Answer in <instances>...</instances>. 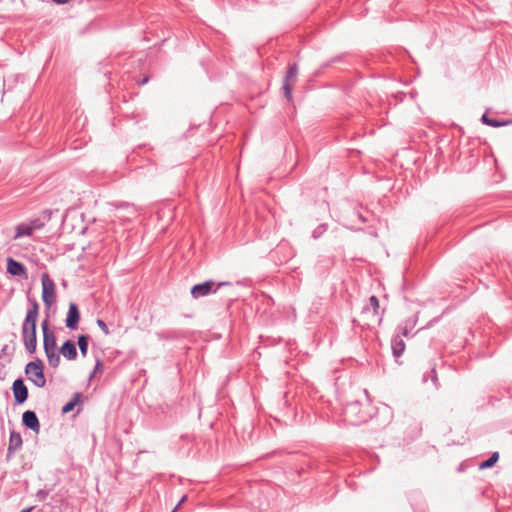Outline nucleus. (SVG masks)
I'll use <instances>...</instances> for the list:
<instances>
[{"instance_id": "obj_1", "label": "nucleus", "mask_w": 512, "mask_h": 512, "mask_svg": "<svg viewBox=\"0 0 512 512\" xmlns=\"http://www.w3.org/2000/svg\"><path fill=\"white\" fill-rule=\"evenodd\" d=\"M30 308L27 310L25 319L22 323L21 334L26 351L33 354L37 347V320L39 315V304L35 299H28Z\"/></svg>"}, {"instance_id": "obj_2", "label": "nucleus", "mask_w": 512, "mask_h": 512, "mask_svg": "<svg viewBox=\"0 0 512 512\" xmlns=\"http://www.w3.org/2000/svg\"><path fill=\"white\" fill-rule=\"evenodd\" d=\"M344 420L351 425H359L367 421L369 415L359 401H351L343 408Z\"/></svg>"}, {"instance_id": "obj_3", "label": "nucleus", "mask_w": 512, "mask_h": 512, "mask_svg": "<svg viewBox=\"0 0 512 512\" xmlns=\"http://www.w3.org/2000/svg\"><path fill=\"white\" fill-rule=\"evenodd\" d=\"M361 316L367 327L381 324L382 316L379 314V300L376 296L369 297L368 302L362 308Z\"/></svg>"}, {"instance_id": "obj_4", "label": "nucleus", "mask_w": 512, "mask_h": 512, "mask_svg": "<svg viewBox=\"0 0 512 512\" xmlns=\"http://www.w3.org/2000/svg\"><path fill=\"white\" fill-rule=\"evenodd\" d=\"M25 374L36 387L43 388L46 385L44 364L42 360L37 358L36 360L27 363L25 367Z\"/></svg>"}, {"instance_id": "obj_5", "label": "nucleus", "mask_w": 512, "mask_h": 512, "mask_svg": "<svg viewBox=\"0 0 512 512\" xmlns=\"http://www.w3.org/2000/svg\"><path fill=\"white\" fill-rule=\"evenodd\" d=\"M231 283L227 281L215 282L213 280H207L203 283L195 284L191 288V295L193 298L198 299L210 294L216 293L221 287L230 286Z\"/></svg>"}, {"instance_id": "obj_6", "label": "nucleus", "mask_w": 512, "mask_h": 512, "mask_svg": "<svg viewBox=\"0 0 512 512\" xmlns=\"http://www.w3.org/2000/svg\"><path fill=\"white\" fill-rule=\"evenodd\" d=\"M42 300L49 309L56 301L55 284L47 273L42 274Z\"/></svg>"}, {"instance_id": "obj_7", "label": "nucleus", "mask_w": 512, "mask_h": 512, "mask_svg": "<svg viewBox=\"0 0 512 512\" xmlns=\"http://www.w3.org/2000/svg\"><path fill=\"white\" fill-rule=\"evenodd\" d=\"M297 75L298 65L296 63L289 65L282 86L283 94L288 101L292 100V85L290 82L296 80Z\"/></svg>"}, {"instance_id": "obj_8", "label": "nucleus", "mask_w": 512, "mask_h": 512, "mask_svg": "<svg viewBox=\"0 0 512 512\" xmlns=\"http://www.w3.org/2000/svg\"><path fill=\"white\" fill-rule=\"evenodd\" d=\"M41 328L43 333L44 352L56 350V336L54 332L49 329L48 319L42 321Z\"/></svg>"}, {"instance_id": "obj_9", "label": "nucleus", "mask_w": 512, "mask_h": 512, "mask_svg": "<svg viewBox=\"0 0 512 512\" xmlns=\"http://www.w3.org/2000/svg\"><path fill=\"white\" fill-rule=\"evenodd\" d=\"M12 391L15 404H23L28 399V389L22 378H18L13 382Z\"/></svg>"}, {"instance_id": "obj_10", "label": "nucleus", "mask_w": 512, "mask_h": 512, "mask_svg": "<svg viewBox=\"0 0 512 512\" xmlns=\"http://www.w3.org/2000/svg\"><path fill=\"white\" fill-rule=\"evenodd\" d=\"M80 321V311L75 303L69 304L68 313L65 319V325L68 329L74 330L77 328Z\"/></svg>"}, {"instance_id": "obj_11", "label": "nucleus", "mask_w": 512, "mask_h": 512, "mask_svg": "<svg viewBox=\"0 0 512 512\" xmlns=\"http://www.w3.org/2000/svg\"><path fill=\"white\" fill-rule=\"evenodd\" d=\"M22 423L25 427L31 429L35 433L40 431V422L34 411L27 410L22 415Z\"/></svg>"}, {"instance_id": "obj_12", "label": "nucleus", "mask_w": 512, "mask_h": 512, "mask_svg": "<svg viewBox=\"0 0 512 512\" xmlns=\"http://www.w3.org/2000/svg\"><path fill=\"white\" fill-rule=\"evenodd\" d=\"M23 441L21 434L16 431H11L9 436V443L7 448V459H10L16 451L22 447Z\"/></svg>"}, {"instance_id": "obj_13", "label": "nucleus", "mask_w": 512, "mask_h": 512, "mask_svg": "<svg viewBox=\"0 0 512 512\" xmlns=\"http://www.w3.org/2000/svg\"><path fill=\"white\" fill-rule=\"evenodd\" d=\"M7 272L13 276H26V267L21 262L9 257L7 259Z\"/></svg>"}, {"instance_id": "obj_14", "label": "nucleus", "mask_w": 512, "mask_h": 512, "mask_svg": "<svg viewBox=\"0 0 512 512\" xmlns=\"http://www.w3.org/2000/svg\"><path fill=\"white\" fill-rule=\"evenodd\" d=\"M60 353L67 360H75L77 357L76 345L72 340H67L60 348Z\"/></svg>"}, {"instance_id": "obj_15", "label": "nucleus", "mask_w": 512, "mask_h": 512, "mask_svg": "<svg viewBox=\"0 0 512 512\" xmlns=\"http://www.w3.org/2000/svg\"><path fill=\"white\" fill-rule=\"evenodd\" d=\"M391 346L395 358H399L405 350V342L400 337V335H396L395 337H393Z\"/></svg>"}, {"instance_id": "obj_16", "label": "nucleus", "mask_w": 512, "mask_h": 512, "mask_svg": "<svg viewBox=\"0 0 512 512\" xmlns=\"http://www.w3.org/2000/svg\"><path fill=\"white\" fill-rule=\"evenodd\" d=\"M430 379L436 389L439 388L440 384L435 369V364H430L428 370L422 376V382L426 383Z\"/></svg>"}, {"instance_id": "obj_17", "label": "nucleus", "mask_w": 512, "mask_h": 512, "mask_svg": "<svg viewBox=\"0 0 512 512\" xmlns=\"http://www.w3.org/2000/svg\"><path fill=\"white\" fill-rule=\"evenodd\" d=\"M81 398H82V393L80 392H76L74 393L72 399L70 401H68L61 409V412L63 414H67L71 411H73V409L75 408L76 405H78L81 401Z\"/></svg>"}, {"instance_id": "obj_18", "label": "nucleus", "mask_w": 512, "mask_h": 512, "mask_svg": "<svg viewBox=\"0 0 512 512\" xmlns=\"http://www.w3.org/2000/svg\"><path fill=\"white\" fill-rule=\"evenodd\" d=\"M33 231L28 223H21L15 228V236L14 239H18L24 236H31Z\"/></svg>"}, {"instance_id": "obj_19", "label": "nucleus", "mask_w": 512, "mask_h": 512, "mask_svg": "<svg viewBox=\"0 0 512 512\" xmlns=\"http://www.w3.org/2000/svg\"><path fill=\"white\" fill-rule=\"evenodd\" d=\"M48 363L51 367L57 368L60 363V355L56 350L45 352Z\"/></svg>"}, {"instance_id": "obj_20", "label": "nucleus", "mask_w": 512, "mask_h": 512, "mask_svg": "<svg viewBox=\"0 0 512 512\" xmlns=\"http://www.w3.org/2000/svg\"><path fill=\"white\" fill-rule=\"evenodd\" d=\"M78 346L82 356H86L88 352V344H89V336L88 335H79L78 336Z\"/></svg>"}, {"instance_id": "obj_21", "label": "nucleus", "mask_w": 512, "mask_h": 512, "mask_svg": "<svg viewBox=\"0 0 512 512\" xmlns=\"http://www.w3.org/2000/svg\"><path fill=\"white\" fill-rule=\"evenodd\" d=\"M498 459H499V453L493 452L487 460H485L479 464V468L480 469L490 468L495 465V463L498 461Z\"/></svg>"}, {"instance_id": "obj_22", "label": "nucleus", "mask_w": 512, "mask_h": 512, "mask_svg": "<svg viewBox=\"0 0 512 512\" xmlns=\"http://www.w3.org/2000/svg\"><path fill=\"white\" fill-rule=\"evenodd\" d=\"M481 121H482V123H484V124H486L488 126H491V127H495V128L496 127H501V126L506 124V123L498 121L497 119L489 118L487 116V114H483L482 115Z\"/></svg>"}, {"instance_id": "obj_23", "label": "nucleus", "mask_w": 512, "mask_h": 512, "mask_svg": "<svg viewBox=\"0 0 512 512\" xmlns=\"http://www.w3.org/2000/svg\"><path fill=\"white\" fill-rule=\"evenodd\" d=\"M328 229V225L326 223H322L318 225L312 232V237L314 239L320 238Z\"/></svg>"}, {"instance_id": "obj_24", "label": "nucleus", "mask_w": 512, "mask_h": 512, "mask_svg": "<svg viewBox=\"0 0 512 512\" xmlns=\"http://www.w3.org/2000/svg\"><path fill=\"white\" fill-rule=\"evenodd\" d=\"M29 226L31 227L32 231L40 230L44 227V222L40 218H35L29 221Z\"/></svg>"}, {"instance_id": "obj_25", "label": "nucleus", "mask_w": 512, "mask_h": 512, "mask_svg": "<svg viewBox=\"0 0 512 512\" xmlns=\"http://www.w3.org/2000/svg\"><path fill=\"white\" fill-rule=\"evenodd\" d=\"M96 323H97L98 327L103 331V333H104L105 335H109V334H110V331H109V329H108V327H107L106 323H105L103 320L98 319V320L96 321Z\"/></svg>"}, {"instance_id": "obj_26", "label": "nucleus", "mask_w": 512, "mask_h": 512, "mask_svg": "<svg viewBox=\"0 0 512 512\" xmlns=\"http://www.w3.org/2000/svg\"><path fill=\"white\" fill-rule=\"evenodd\" d=\"M397 329H398V334L397 335H400V337L401 336H404V337L408 336L409 332H408V328H407L406 325L405 326L400 325V326H398Z\"/></svg>"}, {"instance_id": "obj_27", "label": "nucleus", "mask_w": 512, "mask_h": 512, "mask_svg": "<svg viewBox=\"0 0 512 512\" xmlns=\"http://www.w3.org/2000/svg\"><path fill=\"white\" fill-rule=\"evenodd\" d=\"M94 373H100L103 371V362L100 359L96 360L95 366H94Z\"/></svg>"}, {"instance_id": "obj_28", "label": "nucleus", "mask_w": 512, "mask_h": 512, "mask_svg": "<svg viewBox=\"0 0 512 512\" xmlns=\"http://www.w3.org/2000/svg\"><path fill=\"white\" fill-rule=\"evenodd\" d=\"M354 214L358 217V219L362 222V223H365L366 222V219L363 217V215L359 212H354Z\"/></svg>"}, {"instance_id": "obj_29", "label": "nucleus", "mask_w": 512, "mask_h": 512, "mask_svg": "<svg viewBox=\"0 0 512 512\" xmlns=\"http://www.w3.org/2000/svg\"><path fill=\"white\" fill-rule=\"evenodd\" d=\"M53 2H55L56 4H66L68 3L70 0H52Z\"/></svg>"}, {"instance_id": "obj_30", "label": "nucleus", "mask_w": 512, "mask_h": 512, "mask_svg": "<svg viewBox=\"0 0 512 512\" xmlns=\"http://www.w3.org/2000/svg\"><path fill=\"white\" fill-rule=\"evenodd\" d=\"M148 78L145 77L141 82H140V85H143V84H146L148 82Z\"/></svg>"}, {"instance_id": "obj_31", "label": "nucleus", "mask_w": 512, "mask_h": 512, "mask_svg": "<svg viewBox=\"0 0 512 512\" xmlns=\"http://www.w3.org/2000/svg\"><path fill=\"white\" fill-rule=\"evenodd\" d=\"M31 510H32V507H29V508L23 509L21 512H30Z\"/></svg>"}, {"instance_id": "obj_32", "label": "nucleus", "mask_w": 512, "mask_h": 512, "mask_svg": "<svg viewBox=\"0 0 512 512\" xmlns=\"http://www.w3.org/2000/svg\"><path fill=\"white\" fill-rule=\"evenodd\" d=\"M96 373H94V370L91 372L89 379H92L95 376Z\"/></svg>"}, {"instance_id": "obj_33", "label": "nucleus", "mask_w": 512, "mask_h": 512, "mask_svg": "<svg viewBox=\"0 0 512 512\" xmlns=\"http://www.w3.org/2000/svg\"><path fill=\"white\" fill-rule=\"evenodd\" d=\"M184 500H185V496L180 500V502L178 503L177 506L181 505V503H184Z\"/></svg>"}, {"instance_id": "obj_34", "label": "nucleus", "mask_w": 512, "mask_h": 512, "mask_svg": "<svg viewBox=\"0 0 512 512\" xmlns=\"http://www.w3.org/2000/svg\"><path fill=\"white\" fill-rule=\"evenodd\" d=\"M123 206L127 207V208H130V205L129 204H123ZM119 207H122V205H120ZM131 209H133V207H131Z\"/></svg>"}, {"instance_id": "obj_35", "label": "nucleus", "mask_w": 512, "mask_h": 512, "mask_svg": "<svg viewBox=\"0 0 512 512\" xmlns=\"http://www.w3.org/2000/svg\"><path fill=\"white\" fill-rule=\"evenodd\" d=\"M363 393L368 398V391L366 389L363 390Z\"/></svg>"}, {"instance_id": "obj_36", "label": "nucleus", "mask_w": 512, "mask_h": 512, "mask_svg": "<svg viewBox=\"0 0 512 512\" xmlns=\"http://www.w3.org/2000/svg\"><path fill=\"white\" fill-rule=\"evenodd\" d=\"M38 494H39L40 496H43V495H45V492L39 491V493H38Z\"/></svg>"}, {"instance_id": "obj_37", "label": "nucleus", "mask_w": 512, "mask_h": 512, "mask_svg": "<svg viewBox=\"0 0 512 512\" xmlns=\"http://www.w3.org/2000/svg\"><path fill=\"white\" fill-rule=\"evenodd\" d=\"M38 494H39L40 496H43V495H45V492L39 491V493H38Z\"/></svg>"}, {"instance_id": "obj_38", "label": "nucleus", "mask_w": 512, "mask_h": 512, "mask_svg": "<svg viewBox=\"0 0 512 512\" xmlns=\"http://www.w3.org/2000/svg\"><path fill=\"white\" fill-rule=\"evenodd\" d=\"M38 494H39L40 496H43V495H45V492L39 491V493H38Z\"/></svg>"}]
</instances>
